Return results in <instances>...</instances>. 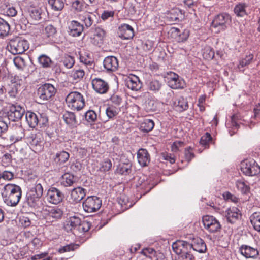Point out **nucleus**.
<instances>
[{"label": "nucleus", "instance_id": "nucleus-1", "mask_svg": "<svg viewBox=\"0 0 260 260\" xmlns=\"http://www.w3.org/2000/svg\"><path fill=\"white\" fill-rule=\"evenodd\" d=\"M2 196L5 203L11 206H16L21 197V189L18 185L7 184L2 191Z\"/></svg>", "mask_w": 260, "mask_h": 260}, {"label": "nucleus", "instance_id": "nucleus-2", "mask_svg": "<svg viewBox=\"0 0 260 260\" xmlns=\"http://www.w3.org/2000/svg\"><path fill=\"white\" fill-rule=\"evenodd\" d=\"M68 106L73 110L79 111L85 106V101L83 95L77 91L71 92L66 98Z\"/></svg>", "mask_w": 260, "mask_h": 260}, {"label": "nucleus", "instance_id": "nucleus-3", "mask_svg": "<svg viewBox=\"0 0 260 260\" xmlns=\"http://www.w3.org/2000/svg\"><path fill=\"white\" fill-rule=\"evenodd\" d=\"M10 47L13 54H22L29 48V44L26 40L16 37L10 40Z\"/></svg>", "mask_w": 260, "mask_h": 260}, {"label": "nucleus", "instance_id": "nucleus-4", "mask_svg": "<svg viewBox=\"0 0 260 260\" xmlns=\"http://www.w3.org/2000/svg\"><path fill=\"white\" fill-rule=\"evenodd\" d=\"M241 170L246 175L254 176L260 172V167L253 159H245L241 162Z\"/></svg>", "mask_w": 260, "mask_h": 260}, {"label": "nucleus", "instance_id": "nucleus-5", "mask_svg": "<svg viewBox=\"0 0 260 260\" xmlns=\"http://www.w3.org/2000/svg\"><path fill=\"white\" fill-rule=\"evenodd\" d=\"M202 222L205 229L210 233L218 232L221 229L220 222L213 216H203Z\"/></svg>", "mask_w": 260, "mask_h": 260}, {"label": "nucleus", "instance_id": "nucleus-6", "mask_svg": "<svg viewBox=\"0 0 260 260\" xmlns=\"http://www.w3.org/2000/svg\"><path fill=\"white\" fill-rule=\"evenodd\" d=\"M56 93L55 87L51 84L46 83L41 86L37 90L39 103H41L50 99Z\"/></svg>", "mask_w": 260, "mask_h": 260}, {"label": "nucleus", "instance_id": "nucleus-7", "mask_svg": "<svg viewBox=\"0 0 260 260\" xmlns=\"http://www.w3.org/2000/svg\"><path fill=\"white\" fill-rule=\"evenodd\" d=\"M102 205V201L96 196L88 197L83 203V208L85 211L92 213L98 210Z\"/></svg>", "mask_w": 260, "mask_h": 260}, {"label": "nucleus", "instance_id": "nucleus-8", "mask_svg": "<svg viewBox=\"0 0 260 260\" xmlns=\"http://www.w3.org/2000/svg\"><path fill=\"white\" fill-rule=\"evenodd\" d=\"M64 194L59 189L55 187H50L46 195V200L50 203L57 205L61 203L64 199Z\"/></svg>", "mask_w": 260, "mask_h": 260}, {"label": "nucleus", "instance_id": "nucleus-9", "mask_svg": "<svg viewBox=\"0 0 260 260\" xmlns=\"http://www.w3.org/2000/svg\"><path fill=\"white\" fill-rule=\"evenodd\" d=\"M230 22V16L226 13L217 15L212 21V25L219 31L225 30Z\"/></svg>", "mask_w": 260, "mask_h": 260}, {"label": "nucleus", "instance_id": "nucleus-10", "mask_svg": "<svg viewBox=\"0 0 260 260\" xmlns=\"http://www.w3.org/2000/svg\"><path fill=\"white\" fill-rule=\"evenodd\" d=\"M26 120L30 127L35 128L38 124H41V121L42 120V124H45L47 122L48 119L46 117H42L39 114L38 116L36 114L32 112L28 111L25 114Z\"/></svg>", "mask_w": 260, "mask_h": 260}, {"label": "nucleus", "instance_id": "nucleus-11", "mask_svg": "<svg viewBox=\"0 0 260 260\" xmlns=\"http://www.w3.org/2000/svg\"><path fill=\"white\" fill-rule=\"evenodd\" d=\"M24 113V109L20 105H12L7 112V119L12 121H16L21 118Z\"/></svg>", "mask_w": 260, "mask_h": 260}, {"label": "nucleus", "instance_id": "nucleus-12", "mask_svg": "<svg viewBox=\"0 0 260 260\" xmlns=\"http://www.w3.org/2000/svg\"><path fill=\"white\" fill-rule=\"evenodd\" d=\"M224 215L227 221L231 224L236 223L241 216L240 210L235 207L229 208L225 210Z\"/></svg>", "mask_w": 260, "mask_h": 260}, {"label": "nucleus", "instance_id": "nucleus-13", "mask_svg": "<svg viewBox=\"0 0 260 260\" xmlns=\"http://www.w3.org/2000/svg\"><path fill=\"white\" fill-rule=\"evenodd\" d=\"M167 80L168 85L173 89L182 88L184 86V81L174 73H171Z\"/></svg>", "mask_w": 260, "mask_h": 260}, {"label": "nucleus", "instance_id": "nucleus-14", "mask_svg": "<svg viewBox=\"0 0 260 260\" xmlns=\"http://www.w3.org/2000/svg\"><path fill=\"white\" fill-rule=\"evenodd\" d=\"M93 89L98 93L104 94L109 89V85L107 82L101 78H95L92 80Z\"/></svg>", "mask_w": 260, "mask_h": 260}, {"label": "nucleus", "instance_id": "nucleus-15", "mask_svg": "<svg viewBox=\"0 0 260 260\" xmlns=\"http://www.w3.org/2000/svg\"><path fill=\"white\" fill-rule=\"evenodd\" d=\"M104 67L107 72H115L119 67L117 58L114 56H108L103 61Z\"/></svg>", "mask_w": 260, "mask_h": 260}, {"label": "nucleus", "instance_id": "nucleus-16", "mask_svg": "<svg viewBox=\"0 0 260 260\" xmlns=\"http://www.w3.org/2000/svg\"><path fill=\"white\" fill-rule=\"evenodd\" d=\"M172 247L173 251L179 255L190 250L189 243L183 240H177L174 242Z\"/></svg>", "mask_w": 260, "mask_h": 260}, {"label": "nucleus", "instance_id": "nucleus-17", "mask_svg": "<svg viewBox=\"0 0 260 260\" xmlns=\"http://www.w3.org/2000/svg\"><path fill=\"white\" fill-rule=\"evenodd\" d=\"M118 36L124 40H128L133 38L134 32L133 27L128 24H121L118 28Z\"/></svg>", "mask_w": 260, "mask_h": 260}, {"label": "nucleus", "instance_id": "nucleus-18", "mask_svg": "<svg viewBox=\"0 0 260 260\" xmlns=\"http://www.w3.org/2000/svg\"><path fill=\"white\" fill-rule=\"evenodd\" d=\"M190 249H192L199 253H205L207 250V247L204 240L200 237H194L192 239L190 243Z\"/></svg>", "mask_w": 260, "mask_h": 260}, {"label": "nucleus", "instance_id": "nucleus-19", "mask_svg": "<svg viewBox=\"0 0 260 260\" xmlns=\"http://www.w3.org/2000/svg\"><path fill=\"white\" fill-rule=\"evenodd\" d=\"M239 252L246 258H254L258 255V251L256 248L246 245H242L239 248Z\"/></svg>", "mask_w": 260, "mask_h": 260}, {"label": "nucleus", "instance_id": "nucleus-20", "mask_svg": "<svg viewBox=\"0 0 260 260\" xmlns=\"http://www.w3.org/2000/svg\"><path fill=\"white\" fill-rule=\"evenodd\" d=\"M83 26L77 21H71L68 26V32L72 37H78L81 35L83 31Z\"/></svg>", "mask_w": 260, "mask_h": 260}, {"label": "nucleus", "instance_id": "nucleus-21", "mask_svg": "<svg viewBox=\"0 0 260 260\" xmlns=\"http://www.w3.org/2000/svg\"><path fill=\"white\" fill-rule=\"evenodd\" d=\"M172 105L174 109L178 112L184 111L188 108L187 100L182 96L175 98L173 100Z\"/></svg>", "mask_w": 260, "mask_h": 260}, {"label": "nucleus", "instance_id": "nucleus-22", "mask_svg": "<svg viewBox=\"0 0 260 260\" xmlns=\"http://www.w3.org/2000/svg\"><path fill=\"white\" fill-rule=\"evenodd\" d=\"M126 85L132 90L138 91L141 88L142 84L138 76L131 75L126 79Z\"/></svg>", "mask_w": 260, "mask_h": 260}, {"label": "nucleus", "instance_id": "nucleus-23", "mask_svg": "<svg viewBox=\"0 0 260 260\" xmlns=\"http://www.w3.org/2000/svg\"><path fill=\"white\" fill-rule=\"evenodd\" d=\"M137 159L139 164L142 167L147 166L150 162L149 154L145 149H140L137 152Z\"/></svg>", "mask_w": 260, "mask_h": 260}, {"label": "nucleus", "instance_id": "nucleus-24", "mask_svg": "<svg viewBox=\"0 0 260 260\" xmlns=\"http://www.w3.org/2000/svg\"><path fill=\"white\" fill-rule=\"evenodd\" d=\"M86 193V189L81 187H78L72 189L71 192V199L73 202L77 203L85 197Z\"/></svg>", "mask_w": 260, "mask_h": 260}, {"label": "nucleus", "instance_id": "nucleus-25", "mask_svg": "<svg viewBox=\"0 0 260 260\" xmlns=\"http://www.w3.org/2000/svg\"><path fill=\"white\" fill-rule=\"evenodd\" d=\"M81 219L76 216L70 217L64 226L65 229L67 231H71L72 230H77L79 224L81 223Z\"/></svg>", "mask_w": 260, "mask_h": 260}, {"label": "nucleus", "instance_id": "nucleus-26", "mask_svg": "<svg viewBox=\"0 0 260 260\" xmlns=\"http://www.w3.org/2000/svg\"><path fill=\"white\" fill-rule=\"evenodd\" d=\"M63 214L62 211L58 207H53L48 210L46 218L48 220L53 219L52 221L60 219Z\"/></svg>", "mask_w": 260, "mask_h": 260}, {"label": "nucleus", "instance_id": "nucleus-27", "mask_svg": "<svg viewBox=\"0 0 260 260\" xmlns=\"http://www.w3.org/2000/svg\"><path fill=\"white\" fill-rule=\"evenodd\" d=\"M28 12L30 16L35 20H40L42 18L43 15V10L38 7L30 6L28 9Z\"/></svg>", "mask_w": 260, "mask_h": 260}, {"label": "nucleus", "instance_id": "nucleus-28", "mask_svg": "<svg viewBox=\"0 0 260 260\" xmlns=\"http://www.w3.org/2000/svg\"><path fill=\"white\" fill-rule=\"evenodd\" d=\"M24 136V130L22 127L18 126L15 128L13 133L10 136V140L12 143H14L21 140Z\"/></svg>", "mask_w": 260, "mask_h": 260}, {"label": "nucleus", "instance_id": "nucleus-29", "mask_svg": "<svg viewBox=\"0 0 260 260\" xmlns=\"http://www.w3.org/2000/svg\"><path fill=\"white\" fill-rule=\"evenodd\" d=\"M96 16L94 14L87 13L80 16V20L83 21L86 27H90L93 24Z\"/></svg>", "mask_w": 260, "mask_h": 260}, {"label": "nucleus", "instance_id": "nucleus-30", "mask_svg": "<svg viewBox=\"0 0 260 260\" xmlns=\"http://www.w3.org/2000/svg\"><path fill=\"white\" fill-rule=\"evenodd\" d=\"M70 157V154L65 151H61L57 153L54 157L55 161L59 165L67 162Z\"/></svg>", "mask_w": 260, "mask_h": 260}, {"label": "nucleus", "instance_id": "nucleus-31", "mask_svg": "<svg viewBox=\"0 0 260 260\" xmlns=\"http://www.w3.org/2000/svg\"><path fill=\"white\" fill-rule=\"evenodd\" d=\"M250 219L254 229L260 232V212H254L250 216Z\"/></svg>", "mask_w": 260, "mask_h": 260}, {"label": "nucleus", "instance_id": "nucleus-32", "mask_svg": "<svg viewBox=\"0 0 260 260\" xmlns=\"http://www.w3.org/2000/svg\"><path fill=\"white\" fill-rule=\"evenodd\" d=\"M75 182L74 176L70 173H65L62 176L61 184L64 187L71 186Z\"/></svg>", "mask_w": 260, "mask_h": 260}, {"label": "nucleus", "instance_id": "nucleus-33", "mask_svg": "<svg viewBox=\"0 0 260 260\" xmlns=\"http://www.w3.org/2000/svg\"><path fill=\"white\" fill-rule=\"evenodd\" d=\"M154 126V122L150 119H145L142 122L140 126V129L145 133L150 132L153 129Z\"/></svg>", "mask_w": 260, "mask_h": 260}, {"label": "nucleus", "instance_id": "nucleus-34", "mask_svg": "<svg viewBox=\"0 0 260 260\" xmlns=\"http://www.w3.org/2000/svg\"><path fill=\"white\" fill-rule=\"evenodd\" d=\"M10 27L6 21L0 18V37H5L9 35Z\"/></svg>", "mask_w": 260, "mask_h": 260}, {"label": "nucleus", "instance_id": "nucleus-35", "mask_svg": "<svg viewBox=\"0 0 260 260\" xmlns=\"http://www.w3.org/2000/svg\"><path fill=\"white\" fill-rule=\"evenodd\" d=\"M247 5L244 3H239L237 4L234 9V13L238 17H243L246 15V8Z\"/></svg>", "mask_w": 260, "mask_h": 260}, {"label": "nucleus", "instance_id": "nucleus-36", "mask_svg": "<svg viewBox=\"0 0 260 260\" xmlns=\"http://www.w3.org/2000/svg\"><path fill=\"white\" fill-rule=\"evenodd\" d=\"M236 186L237 189L243 194H246L249 191L250 187L243 179L237 180L236 182Z\"/></svg>", "mask_w": 260, "mask_h": 260}, {"label": "nucleus", "instance_id": "nucleus-37", "mask_svg": "<svg viewBox=\"0 0 260 260\" xmlns=\"http://www.w3.org/2000/svg\"><path fill=\"white\" fill-rule=\"evenodd\" d=\"M40 197L34 195L32 193L27 192L26 194V201L28 205L31 207H35L38 205Z\"/></svg>", "mask_w": 260, "mask_h": 260}, {"label": "nucleus", "instance_id": "nucleus-38", "mask_svg": "<svg viewBox=\"0 0 260 260\" xmlns=\"http://www.w3.org/2000/svg\"><path fill=\"white\" fill-rule=\"evenodd\" d=\"M30 144L33 149L36 150H38L42 149V141L40 137L38 136L35 135L32 136L29 141Z\"/></svg>", "mask_w": 260, "mask_h": 260}, {"label": "nucleus", "instance_id": "nucleus-39", "mask_svg": "<svg viewBox=\"0 0 260 260\" xmlns=\"http://www.w3.org/2000/svg\"><path fill=\"white\" fill-rule=\"evenodd\" d=\"M48 4L54 11H61L64 6L63 0H48Z\"/></svg>", "mask_w": 260, "mask_h": 260}, {"label": "nucleus", "instance_id": "nucleus-40", "mask_svg": "<svg viewBox=\"0 0 260 260\" xmlns=\"http://www.w3.org/2000/svg\"><path fill=\"white\" fill-rule=\"evenodd\" d=\"M120 111V107H114L113 105H110L106 108V113L109 119H110L116 116Z\"/></svg>", "mask_w": 260, "mask_h": 260}, {"label": "nucleus", "instance_id": "nucleus-41", "mask_svg": "<svg viewBox=\"0 0 260 260\" xmlns=\"http://www.w3.org/2000/svg\"><path fill=\"white\" fill-rule=\"evenodd\" d=\"M63 118L68 125H74L77 123L75 115L73 112H65L63 115Z\"/></svg>", "mask_w": 260, "mask_h": 260}, {"label": "nucleus", "instance_id": "nucleus-42", "mask_svg": "<svg viewBox=\"0 0 260 260\" xmlns=\"http://www.w3.org/2000/svg\"><path fill=\"white\" fill-rule=\"evenodd\" d=\"M171 31L172 34L178 36V42H183L185 41L189 36V31L188 30H184L181 34H179L180 30L178 28L172 27Z\"/></svg>", "mask_w": 260, "mask_h": 260}, {"label": "nucleus", "instance_id": "nucleus-43", "mask_svg": "<svg viewBox=\"0 0 260 260\" xmlns=\"http://www.w3.org/2000/svg\"><path fill=\"white\" fill-rule=\"evenodd\" d=\"M57 33L56 28L52 24L46 25L44 29V34L49 38L52 39Z\"/></svg>", "mask_w": 260, "mask_h": 260}, {"label": "nucleus", "instance_id": "nucleus-44", "mask_svg": "<svg viewBox=\"0 0 260 260\" xmlns=\"http://www.w3.org/2000/svg\"><path fill=\"white\" fill-rule=\"evenodd\" d=\"M38 61L41 66L44 68H49L51 67L52 61L51 59L46 55H41L38 57Z\"/></svg>", "mask_w": 260, "mask_h": 260}, {"label": "nucleus", "instance_id": "nucleus-45", "mask_svg": "<svg viewBox=\"0 0 260 260\" xmlns=\"http://www.w3.org/2000/svg\"><path fill=\"white\" fill-rule=\"evenodd\" d=\"M18 84L16 83H11L9 84L7 89L9 96L13 98H16L18 94Z\"/></svg>", "mask_w": 260, "mask_h": 260}, {"label": "nucleus", "instance_id": "nucleus-46", "mask_svg": "<svg viewBox=\"0 0 260 260\" xmlns=\"http://www.w3.org/2000/svg\"><path fill=\"white\" fill-rule=\"evenodd\" d=\"M147 87L150 90L156 92L160 90L161 84L158 80H154L147 83Z\"/></svg>", "mask_w": 260, "mask_h": 260}, {"label": "nucleus", "instance_id": "nucleus-47", "mask_svg": "<svg viewBox=\"0 0 260 260\" xmlns=\"http://www.w3.org/2000/svg\"><path fill=\"white\" fill-rule=\"evenodd\" d=\"M118 204L124 209H126L131 207V203H129L128 198L124 195H121L118 198Z\"/></svg>", "mask_w": 260, "mask_h": 260}, {"label": "nucleus", "instance_id": "nucleus-48", "mask_svg": "<svg viewBox=\"0 0 260 260\" xmlns=\"http://www.w3.org/2000/svg\"><path fill=\"white\" fill-rule=\"evenodd\" d=\"M28 192L32 193L34 195L41 198L43 193V188L40 183H36L35 186L31 188Z\"/></svg>", "mask_w": 260, "mask_h": 260}, {"label": "nucleus", "instance_id": "nucleus-49", "mask_svg": "<svg viewBox=\"0 0 260 260\" xmlns=\"http://www.w3.org/2000/svg\"><path fill=\"white\" fill-rule=\"evenodd\" d=\"M203 56L207 60L212 59L214 56V51L210 47L206 46L203 50Z\"/></svg>", "mask_w": 260, "mask_h": 260}, {"label": "nucleus", "instance_id": "nucleus-50", "mask_svg": "<svg viewBox=\"0 0 260 260\" xmlns=\"http://www.w3.org/2000/svg\"><path fill=\"white\" fill-rule=\"evenodd\" d=\"M13 62L15 66L18 69L22 70L26 66L25 59L21 56H16L13 59Z\"/></svg>", "mask_w": 260, "mask_h": 260}, {"label": "nucleus", "instance_id": "nucleus-51", "mask_svg": "<svg viewBox=\"0 0 260 260\" xmlns=\"http://www.w3.org/2000/svg\"><path fill=\"white\" fill-rule=\"evenodd\" d=\"M85 118L88 122L93 123L96 120L97 115L93 110H88L85 114Z\"/></svg>", "mask_w": 260, "mask_h": 260}, {"label": "nucleus", "instance_id": "nucleus-52", "mask_svg": "<svg viewBox=\"0 0 260 260\" xmlns=\"http://www.w3.org/2000/svg\"><path fill=\"white\" fill-rule=\"evenodd\" d=\"M78 247V245L72 243L60 248L58 250V252L60 253H62L70 251H74L77 249Z\"/></svg>", "mask_w": 260, "mask_h": 260}, {"label": "nucleus", "instance_id": "nucleus-53", "mask_svg": "<svg viewBox=\"0 0 260 260\" xmlns=\"http://www.w3.org/2000/svg\"><path fill=\"white\" fill-rule=\"evenodd\" d=\"M91 224L89 222L83 220L81 221L80 224H79L77 231L80 233H85L89 231L90 229Z\"/></svg>", "mask_w": 260, "mask_h": 260}, {"label": "nucleus", "instance_id": "nucleus-54", "mask_svg": "<svg viewBox=\"0 0 260 260\" xmlns=\"http://www.w3.org/2000/svg\"><path fill=\"white\" fill-rule=\"evenodd\" d=\"M112 167L111 160L108 158L105 159L100 164V170L103 172L109 171Z\"/></svg>", "mask_w": 260, "mask_h": 260}, {"label": "nucleus", "instance_id": "nucleus-55", "mask_svg": "<svg viewBox=\"0 0 260 260\" xmlns=\"http://www.w3.org/2000/svg\"><path fill=\"white\" fill-rule=\"evenodd\" d=\"M253 55L252 54H249L247 55L245 58L242 59L240 61L239 64L238 65V68L240 69L250 63L251 61L253 59Z\"/></svg>", "mask_w": 260, "mask_h": 260}, {"label": "nucleus", "instance_id": "nucleus-56", "mask_svg": "<svg viewBox=\"0 0 260 260\" xmlns=\"http://www.w3.org/2000/svg\"><path fill=\"white\" fill-rule=\"evenodd\" d=\"M85 73L82 69L74 70L72 71L71 76L75 80H80L84 76Z\"/></svg>", "mask_w": 260, "mask_h": 260}, {"label": "nucleus", "instance_id": "nucleus-57", "mask_svg": "<svg viewBox=\"0 0 260 260\" xmlns=\"http://www.w3.org/2000/svg\"><path fill=\"white\" fill-rule=\"evenodd\" d=\"M74 63V59L71 56H66L63 60V63L64 66L68 69L72 68Z\"/></svg>", "mask_w": 260, "mask_h": 260}, {"label": "nucleus", "instance_id": "nucleus-58", "mask_svg": "<svg viewBox=\"0 0 260 260\" xmlns=\"http://www.w3.org/2000/svg\"><path fill=\"white\" fill-rule=\"evenodd\" d=\"M8 128V120L7 118H0V136L7 131Z\"/></svg>", "mask_w": 260, "mask_h": 260}, {"label": "nucleus", "instance_id": "nucleus-59", "mask_svg": "<svg viewBox=\"0 0 260 260\" xmlns=\"http://www.w3.org/2000/svg\"><path fill=\"white\" fill-rule=\"evenodd\" d=\"M111 101L114 107H120L122 103V99L117 95H113L111 97Z\"/></svg>", "mask_w": 260, "mask_h": 260}, {"label": "nucleus", "instance_id": "nucleus-60", "mask_svg": "<svg viewBox=\"0 0 260 260\" xmlns=\"http://www.w3.org/2000/svg\"><path fill=\"white\" fill-rule=\"evenodd\" d=\"M72 8L77 12H81L83 9V5L79 0H75L72 4Z\"/></svg>", "mask_w": 260, "mask_h": 260}, {"label": "nucleus", "instance_id": "nucleus-61", "mask_svg": "<svg viewBox=\"0 0 260 260\" xmlns=\"http://www.w3.org/2000/svg\"><path fill=\"white\" fill-rule=\"evenodd\" d=\"M211 139L212 137L211 135L208 133H206L205 135L201 137L200 143L202 145L206 146L211 141Z\"/></svg>", "mask_w": 260, "mask_h": 260}, {"label": "nucleus", "instance_id": "nucleus-62", "mask_svg": "<svg viewBox=\"0 0 260 260\" xmlns=\"http://www.w3.org/2000/svg\"><path fill=\"white\" fill-rule=\"evenodd\" d=\"M194 257L190 251L180 255L178 257V260H194Z\"/></svg>", "mask_w": 260, "mask_h": 260}, {"label": "nucleus", "instance_id": "nucleus-63", "mask_svg": "<svg viewBox=\"0 0 260 260\" xmlns=\"http://www.w3.org/2000/svg\"><path fill=\"white\" fill-rule=\"evenodd\" d=\"M114 12L113 11H104L101 14V19L105 21L110 18H113L114 17Z\"/></svg>", "mask_w": 260, "mask_h": 260}, {"label": "nucleus", "instance_id": "nucleus-64", "mask_svg": "<svg viewBox=\"0 0 260 260\" xmlns=\"http://www.w3.org/2000/svg\"><path fill=\"white\" fill-rule=\"evenodd\" d=\"M184 154L185 158L188 162H189L194 156L192 150L190 147L185 150Z\"/></svg>", "mask_w": 260, "mask_h": 260}]
</instances>
